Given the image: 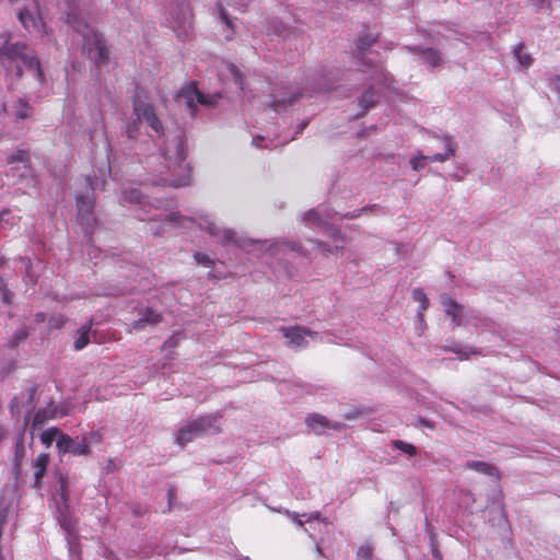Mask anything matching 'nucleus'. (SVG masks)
Segmentation results:
<instances>
[{
	"label": "nucleus",
	"mask_w": 560,
	"mask_h": 560,
	"mask_svg": "<svg viewBox=\"0 0 560 560\" xmlns=\"http://www.w3.org/2000/svg\"><path fill=\"white\" fill-rule=\"evenodd\" d=\"M331 89H332V85L325 84V85H318L315 89V91H317V92H326V91L331 90Z\"/></svg>",
	"instance_id": "48"
},
{
	"label": "nucleus",
	"mask_w": 560,
	"mask_h": 560,
	"mask_svg": "<svg viewBox=\"0 0 560 560\" xmlns=\"http://www.w3.org/2000/svg\"><path fill=\"white\" fill-rule=\"evenodd\" d=\"M162 319H163L162 314L158 313L155 310H153L151 307H147L140 313V317L130 324L129 331H131V330L140 331V330L145 329L148 326H155L159 323H161Z\"/></svg>",
	"instance_id": "11"
},
{
	"label": "nucleus",
	"mask_w": 560,
	"mask_h": 560,
	"mask_svg": "<svg viewBox=\"0 0 560 560\" xmlns=\"http://www.w3.org/2000/svg\"><path fill=\"white\" fill-rule=\"evenodd\" d=\"M16 223L15 217L10 209H3L0 212V228L5 229Z\"/></svg>",
	"instance_id": "33"
},
{
	"label": "nucleus",
	"mask_w": 560,
	"mask_h": 560,
	"mask_svg": "<svg viewBox=\"0 0 560 560\" xmlns=\"http://www.w3.org/2000/svg\"><path fill=\"white\" fill-rule=\"evenodd\" d=\"M262 140H264L262 138H257V139L255 138V139H253V143L255 145L259 147L260 144L258 143V141H262Z\"/></svg>",
	"instance_id": "55"
},
{
	"label": "nucleus",
	"mask_w": 560,
	"mask_h": 560,
	"mask_svg": "<svg viewBox=\"0 0 560 560\" xmlns=\"http://www.w3.org/2000/svg\"><path fill=\"white\" fill-rule=\"evenodd\" d=\"M67 320L68 319L65 315L59 314L50 318V326L55 329H61L66 325Z\"/></svg>",
	"instance_id": "41"
},
{
	"label": "nucleus",
	"mask_w": 560,
	"mask_h": 560,
	"mask_svg": "<svg viewBox=\"0 0 560 560\" xmlns=\"http://www.w3.org/2000/svg\"><path fill=\"white\" fill-rule=\"evenodd\" d=\"M419 163H420V158L419 156H415L411 160V164H412L413 170H416V171L418 170Z\"/></svg>",
	"instance_id": "49"
},
{
	"label": "nucleus",
	"mask_w": 560,
	"mask_h": 560,
	"mask_svg": "<svg viewBox=\"0 0 560 560\" xmlns=\"http://www.w3.org/2000/svg\"><path fill=\"white\" fill-rule=\"evenodd\" d=\"M37 319H38V320H39V319H40V320H43V319H44V314H38V315H37Z\"/></svg>",
	"instance_id": "58"
},
{
	"label": "nucleus",
	"mask_w": 560,
	"mask_h": 560,
	"mask_svg": "<svg viewBox=\"0 0 560 560\" xmlns=\"http://www.w3.org/2000/svg\"><path fill=\"white\" fill-rule=\"evenodd\" d=\"M7 161L9 164L21 163L25 170L31 171V158L26 150H18Z\"/></svg>",
	"instance_id": "24"
},
{
	"label": "nucleus",
	"mask_w": 560,
	"mask_h": 560,
	"mask_svg": "<svg viewBox=\"0 0 560 560\" xmlns=\"http://www.w3.org/2000/svg\"><path fill=\"white\" fill-rule=\"evenodd\" d=\"M175 345H176V341H173V338H171L167 341H165L164 347H172Z\"/></svg>",
	"instance_id": "53"
},
{
	"label": "nucleus",
	"mask_w": 560,
	"mask_h": 560,
	"mask_svg": "<svg viewBox=\"0 0 560 560\" xmlns=\"http://www.w3.org/2000/svg\"><path fill=\"white\" fill-rule=\"evenodd\" d=\"M178 98L185 100L187 107L190 109L191 115L196 113V104L212 105L214 104L213 96H208L201 93L195 83H190L188 86L183 89Z\"/></svg>",
	"instance_id": "7"
},
{
	"label": "nucleus",
	"mask_w": 560,
	"mask_h": 560,
	"mask_svg": "<svg viewBox=\"0 0 560 560\" xmlns=\"http://www.w3.org/2000/svg\"><path fill=\"white\" fill-rule=\"evenodd\" d=\"M445 351L453 352L459 355V359H468L470 353H476L477 351L468 349V347H464L459 343H453L452 346H445Z\"/></svg>",
	"instance_id": "29"
},
{
	"label": "nucleus",
	"mask_w": 560,
	"mask_h": 560,
	"mask_svg": "<svg viewBox=\"0 0 560 560\" xmlns=\"http://www.w3.org/2000/svg\"><path fill=\"white\" fill-rule=\"evenodd\" d=\"M124 198L125 200L127 201H130V202H137V203H141L142 202V195L141 192L138 190V189H126L124 191Z\"/></svg>",
	"instance_id": "36"
},
{
	"label": "nucleus",
	"mask_w": 560,
	"mask_h": 560,
	"mask_svg": "<svg viewBox=\"0 0 560 560\" xmlns=\"http://www.w3.org/2000/svg\"><path fill=\"white\" fill-rule=\"evenodd\" d=\"M429 538H430V549H431V552H432V557L435 559V560H442V555L438 548V542H436V539H435V535L432 533L431 529H429Z\"/></svg>",
	"instance_id": "37"
},
{
	"label": "nucleus",
	"mask_w": 560,
	"mask_h": 560,
	"mask_svg": "<svg viewBox=\"0 0 560 560\" xmlns=\"http://www.w3.org/2000/svg\"><path fill=\"white\" fill-rule=\"evenodd\" d=\"M466 468L472 469V470L478 471L483 475L495 477L497 479L500 478L498 468L495 466L485 463V462H478V460L467 462Z\"/></svg>",
	"instance_id": "18"
},
{
	"label": "nucleus",
	"mask_w": 560,
	"mask_h": 560,
	"mask_svg": "<svg viewBox=\"0 0 560 560\" xmlns=\"http://www.w3.org/2000/svg\"><path fill=\"white\" fill-rule=\"evenodd\" d=\"M443 57L438 47L424 46L422 44V63L428 65L431 69H435L443 65Z\"/></svg>",
	"instance_id": "15"
},
{
	"label": "nucleus",
	"mask_w": 560,
	"mask_h": 560,
	"mask_svg": "<svg viewBox=\"0 0 560 560\" xmlns=\"http://www.w3.org/2000/svg\"><path fill=\"white\" fill-rule=\"evenodd\" d=\"M441 304L444 313L451 317L454 327L477 326L478 316L465 305L458 304L455 300L444 294L441 296Z\"/></svg>",
	"instance_id": "5"
},
{
	"label": "nucleus",
	"mask_w": 560,
	"mask_h": 560,
	"mask_svg": "<svg viewBox=\"0 0 560 560\" xmlns=\"http://www.w3.org/2000/svg\"><path fill=\"white\" fill-rule=\"evenodd\" d=\"M302 96H303V94L300 92L293 93L288 98L283 97V98L271 101L269 103V107L271 109H273L275 112H280V110L295 104Z\"/></svg>",
	"instance_id": "21"
},
{
	"label": "nucleus",
	"mask_w": 560,
	"mask_h": 560,
	"mask_svg": "<svg viewBox=\"0 0 560 560\" xmlns=\"http://www.w3.org/2000/svg\"><path fill=\"white\" fill-rule=\"evenodd\" d=\"M209 232L214 235L215 234V226L214 225H210L209 226Z\"/></svg>",
	"instance_id": "56"
},
{
	"label": "nucleus",
	"mask_w": 560,
	"mask_h": 560,
	"mask_svg": "<svg viewBox=\"0 0 560 560\" xmlns=\"http://www.w3.org/2000/svg\"><path fill=\"white\" fill-rule=\"evenodd\" d=\"M49 465V455L47 453H40L37 455L35 460L33 462L34 467V488H42V479L47 471V467Z\"/></svg>",
	"instance_id": "14"
},
{
	"label": "nucleus",
	"mask_w": 560,
	"mask_h": 560,
	"mask_svg": "<svg viewBox=\"0 0 560 560\" xmlns=\"http://www.w3.org/2000/svg\"><path fill=\"white\" fill-rule=\"evenodd\" d=\"M57 406L51 401L46 407L38 409L33 419L32 428L34 430L40 429L48 420L57 417Z\"/></svg>",
	"instance_id": "12"
},
{
	"label": "nucleus",
	"mask_w": 560,
	"mask_h": 560,
	"mask_svg": "<svg viewBox=\"0 0 560 560\" xmlns=\"http://www.w3.org/2000/svg\"><path fill=\"white\" fill-rule=\"evenodd\" d=\"M195 258L199 261V262H202L205 265H207L210 260L209 258L206 256V255H202L200 253H197L195 254Z\"/></svg>",
	"instance_id": "47"
},
{
	"label": "nucleus",
	"mask_w": 560,
	"mask_h": 560,
	"mask_svg": "<svg viewBox=\"0 0 560 560\" xmlns=\"http://www.w3.org/2000/svg\"><path fill=\"white\" fill-rule=\"evenodd\" d=\"M132 110L138 120L144 121L158 135L164 133V126L159 118L154 105L143 102L138 95L132 101Z\"/></svg>",
	"instance_id": "6"
},
{
	"label": "nucleus",
	"mask_w": 560,
	"mask_h": 560,
	"mask_svg": "<svg viewBox=\"0 0 560 560\" xmlns=\"http://www.w3.org/2000/svg\"><path fill=\"white\" fill-rule=\"evenodd\" d=\"M456 145L450 136H433L429 135L425 140V154L422 153V163L430 162H444L451 156L455 155Z\"/></svg>",
	"instance_id": "4"
},
{
	"label": "nucleus",
	"mask_w": 560,
	"mask_h": 560,
	"mask_svg": "<svg viewBox=\"0 0 560 560\" xmlns=\"http://www.w3.org/2000/svg\"><path fill=\"white\" fill-rule=\"evenodd\" d=\"M378 36L369 31H364L357 39L355 47L360 54L368 50L374 43H376Z\"/></svg>",
	"instance_id": "20"
},
{
	"label": "nucleus",
	"mask_w": 560,
	"mask_h": 560,
	"mask_svg": "<svg viewBox=\"0 0 560 560\" xmlns=\"http://www.w3.org/2000/svg\"><path fill=\"white\" fill-rule=\"evenodd\" d=\"M306 425L316 434H323L327 430L340 431L345 428L341 422H330L325 416L311 413L305 418Z\"/></svg>",
	"instance_id": "10"
},
{
	"label": "nucleus",
	"mask_w": 560,
	"mask_h": 560,
	"mask_svg": "<svg viewBox=\"0 0 560 560\" xmlns=\"http://www.w3.org/2000/svg\"><path fill=\"white\" fill-rule=\"evenodd\" d=\"M27 392H28V404L31 405L34 401V398H35V395L37 392V387L35 385L31 386L30 388H27Z\"/></svg>",
	"instance_id": "46"
},
{
	"label": "nucleus",
	"mask_w": 560,
	"mask_h": 560,
	"mask_svg": "<svg viewBox=\"0 0 560 560\" xmlns=\"http://www.w3.org/2000/svg\"><path fill=\"white\" fill-rule=\"evenodd\" d=\"M59 516H58V520H59V523H60V526L66 529L67 532H70L73 526H74V523L72 522V518L70 516V513H69V508L66 510L63 505H61L59 509Z\"/></svg>",
	"instance_id": "27"
},
{
	"label": "nucleus",
	"mask_w": 560,
	"mask_h": 560,
	"mask_svg": "<svg viewBox=\"0 0 560 560\" xmlns=\"http://www.w3.org/2000/svg\"><path fill=\"white\" fill-rule=\"evenodd\" d=\"M376 102L374 88L370 86L360 98L359 106L361 107V113L355 117L363 116L370 108L375 106Z\"/></svg>",
	"instance_id": "19"
},
{
	"label": "nucleus",
	"mask_w": 560,
	"mask_h": 560,
	"mask_svg": "<svg viewBox=\"0 0 560 560\" xmlns=\"http://www.w3.org/2000/svg\"><path fill=\"white\" fill-rule=\"evenodd\" d=\"M304 221H306V222H316V221H319V215H318L317 211H315V210H308L307 212H305V214H304Z\"/></svg>",
	"instance_id": "45"
},
{
	"label": "nucleus",
	"mask_w": 560,
	"mask_h": 560,
	"mask_svg": "<svg viewBox=\"0 0 560 560\" xmlns=\"http://www.w3.org/2000/svg\"><path fill=\"white\" fill-rule=\"evenodd\" d=\"M142 121L141 120H138V117H136V119H133L128 126H127V130H126V133H127V137L129 139H136L139 135V129H140V124Z\"/></svg>",
	"instance_id": "35"
},
{
	"label": "nucleus",
	"mask_w": 560,
	"mask_h": 560,
	"mask_svg": "<svg viewBox=\"0 0 560 560\" xmlns=\"http://www.w3.org/2000/svg\"><path fill=\"white\" fill-rule=\"evenodd\" d=\"M524 45L522 43L517 44L513 50L514 57L517 59L518 63L523 67H530L533 63V58L530 55L523 51Z\"/></svg>",
	"instance_id": "26"
},
{
	"label": "nucleus",
	"mask_w": 560,
	"mask_h": 560,
	"mask_svg": "<svg viewBox=\"0 0 560 560\" xmlns=\"http://www.w3.org/2000/svg\"><path fill=\"white\" fill-rule=\"evenodd\" d=\"M59 494H60V498H61V501H62L61 505H63L65 509L67 510L68 509V502H69L70 493H69V489H68L67 478L63 477V476H60V479H59Z\"/></svg>",
	"instance_id": "32"
},
{
	"label": "nucleus",
	"mask_w": 560,
	"mask_h": 560,
	"mask_svg": "<svg viewBox=\"0 0 560 560\" xmlns=\"http://www.w3.org/2000/svg\"><path fill=\"white\" fill-rule=\"evenodd\" d=\"M368 67L372 68L373 74H372L371 79L374 82L382 83V84H385V85L387 84L388 74L385 71L383 65L375 63V65H368Z\"/></svg>",
	"instance_id": "25"
},
{
	"label": "nucleus",
	"mask_w": 560,
	"mask_h": 560,
	"mask_svg": "<svg viewBox=\"0 0 560 560\" xmlns=\"http://www.w3.org/2000/svg\"><path fill=\"white\" fill-rule=\"evenodd\" d=\"M175 221L174 213L165 215L164 223H173Z\"/></svg>",
	"instance_id": "51"
},
{
	"label": "nucleus",
	"mask_w": 560,
	"mask_h": 560,
	"mask_svg": "<svg viewBox=\"0 0 560 560\" xmlns=\"http://www.w3.org/2000/svg\"><path fill=\"white\" fill-rule=\"evenodd\" d=\"M219 7V13H220V19L221 21L229 27L231 28L232 31L234 30V25H233V22L232 20L230 19L226 10L223 8V5L221 3L218 4Z\"/></svg>",
	"instance_id": "42"
},
{
	"label": "nucleus",
	"mask_w": 560,
	"mask_h": 560,
	"mask_svg": "<svg viewBox=\"0 0 560 560\" xmlns=\"http://www.w3.org/2000/svg\"><path fill=\"white\" fill-rule=\"evenodd\" d=\"M25 455L26 448L24 443V432H21L16 438L14 445V465L16 468H21Z\"/></svg>",
	"instance_id": "23"
},
{
	"label": "nucleus",
	"mask_w": 560,
	"mask_h": 560,
	"mask_svg": "<svg viewBox=\"0 0 560 560\" xmlns=\"http://www.w3.org/2000/svg\"><path fill=\"white\" fill-rule=\"evenodd\" d=\"M218 415H206L198 417L197 419L188 422L182 427L176 433V443L184 447L187 443L191 442L195 438L212 430L214 433H219L221 430L217 425Z\"/></svg>",
	"instance_id": "3"
},
{
	"label": "nucleus",
	"mask_w": 560,
	"mask_h": 560,
	"mask_svg": "<svg viewBox=\"0 0 560 560\" xmlns=\"http://www.w3.org/2000/svg\"><path fill=\"white\" fill-rule=\"evenodd\" d=\"M73 445V439H71L68 434L61 433L57 439V448L60 454L70 453V450Z\"/></svg>",
	"instance_id": "28"
},
{
	"label": "nucleus",
	"mask_w": 560,
	"mask_h": 560,
	"mask_svg": "<svg viewBox=\"0 0 560 560\" xmlns=\"http://www.w3.org/2000/svg\"><path fill=\"white\" fill-rule=\"evenodd\" d=\"M394 445L396 448H398L409 455L416 454V447L412 444H408V443H405L404 441L396 440L394 442Z\"/></svg>",
	"instance_id": "40"
},
{
	"label": "nucleus",
	"mask_w": 560,
	"mask_h": 560,
	"mask_svg": "<svg viewBox=\"0 0 560 560\" xmlns=\"http://www.w3.org/2000/svg\"><path fill=\"white\" fill-rule=\"evenodd\" d=\"M280 331L283 334V336L289 339V343L295 347H306L307 341L305 340V337H312L317 338L318 332L311 330L303 326H291V327H282Z\"/></svg>",
	"instance_id": "8"
},
{
	"label": "nucleus",
	"mask_w": 560,
	"mask_h": 560,
	"mask_svg": "<svg viewBox=\"0 0 560 560\" xmlns=\"http://www.w3.org/2000/svg\"><path fill=\"white\" fill-rule=\"evenodd\" d=\"M0 292H1V295H2V301L5 304H11L12 300H13V294L9 290L7 283L1 278H0Z\"/></svg>",
	"instance_id": "39"
},
{
	"label": "nucleus",
	"mask_w": 560,
	"mask_h": 560,
	"mask_svg": "<svg viewBox=\"0 0 560 560\" xmlns=\"http://www.w3.org/2000/svg\"><path fill=\"white\" fill-rule=\"evenodd\" d=\"M90 445L89 443L86 442L85 439L81 440V441H75L73 440V445L70 450V453L73 454L74 456H79V455H89L90 454Z\"/></svg>",
	"instance_id": "30"
},
{
	"label": "nucleus",
	"mask_w": 560,
	"mask_h": 560,
	"mask_svg": "<svg viewBox=\"0 0 560 560\" xmlns=\"http://www.w3.org/2000/svg\"><path fill=\"white\" fill-rule=\"evenodd\" d=\"M18 0H9L10 3H15Z\"/></svg>",
	"instance_id": "61"
},
{
	"label": "nucleus",
	"mask_w": 560,
	"mask_h": 560,
	"mask_svg": "<svg viewBox=\"0 0 560 560\" xmlns=\"http://www.w3.org/2000/svg\"><path fill=\"white\" fill-rule=\"evenodd\" d=\"M536 11L542 10L546 5H550L549 0H528Z\"/></svg>",
	"instance_id": "44"
},
{
	"label": "nucleus",
	"mask_w": 560,
	"mask_h": 560,
	"mask_svg": "<svg viewBox=\"0 0 560 560\" xmlns=\"http://www.w3.org/2000/svg\"><path fill=\"white\" fill-rule=\"evenodd\" d=\"M28 337V330L26 327H22L18 331H15L10 339V347L15 348L18 347L22 341H24Z\"/></svg>",
	"instance_id": "34"
},
{
	"label": "nucleus",
	"mask_w": 560,
	"mask_h": 560,
	"mask_svg": "<svg viewBox=\"0 0 560 560\" xmlns=\"http://www.w3.org/2000/svg\"><path fill=\"white\" fill-rule=\"evenodd\" d=\"M233 236H234V233L232 231H225L224 232V241H232L233 240Z\"/></svg>",
	"instance_id": "50"
},
{
	"label": "nucleus",
	"mask_w": 560,
	"mask_h": 560,
	"mask_svg": "<svg viewBox=\"0 0 560 560\" xmlns=\"http://www.w3.org/2000/svg\"><path fill=\"white\" fill-rule=\"evenodd\" d=\"M358 215H359V214H354V213H353V214H351V215L346 214V218H357Z\"/></svg>",
	"instance_id": "57"
},
{
	"label": "nucleus",
	"mask_w": 560,
	"mask_h": 560,
	"mask_svg": "<svg viewBox=\"0 0 560 560\" xmlns=\"http://www.w3.org/2000/svg\"><path fill=\"white\" fill-rule=\"evenodd\" d=\"M93 206L94 203L92 200L84 199L82 196L77 197V207L82 220L86 219L89 222L91 218L92 221L95 222V219L92 217Z\"/></svg>",
	"instance_id": "22"
},
{
	"label": "nucleus",
	"mask_w": 560,
	"mask_h": 560,
	"mask_svg": "<svg viewBox=\"0 0 560 560\" xmlns=\"http://www.w3.org/2000/svg\"><path fill=\"white\" fill-rule=\"evenodd\" d=\"M60 434V431L59 429L57 428H49V429H46L42 434H40V441L44 445H46L47 447L50 446L52 444V442L59 436Z\"/></svg>",
	"instance_id": "31"
},
{
	"label": "nucleus",
	"mask_w": 560,
	"mask_h": 560,
	"mask_svg": "<svg viewBox=\"0 0 560 560\" xmlns=\"http://www.w3.org/2000/svg\"><path fill=\"white\" fill-rule=\"evenodd\" d=\"M373 549L369 545L361 546L357 552V560H372Z\"/></svg>",
	"instance_id": "38"
},
{
	"label": "nucleus",
	"mask_w": 560,
	"mask_h": 560,
	"mask_svg": "<svg viewBox=\"0 0 560 560\" xmlns=\"http://www.w3.org/2000/svg\"><path fill=\"white\" fill-rule=\"evenodd\" d=\"M34 108L30 105L26 98L20 97L11 105V114L16 119H28L33 116Z\"/></svg>",
	"instance_id": "16"
},
{
	"label": "nucleus",
	"mask_w": 560,
	"mask_h": 560,
	"mask_svg": "<svg viewBox=\"0 0 560 560\" xmlns=\"http://www.w3.org/2000/svg\"><path fill=\"white\" fill-rule=\"evenodd\" d=\"M172 19L178 26L190 24L192 19V11L187 0H180L174 11L171 13Z\"/></svg>",
	"instance_id": "13"
},
{
	"label": "nucleus",
	"mask_w": 560,
	"mask_h": 560,
	"mask_svg": "<svg viewBox=\"0 0 560 560\" xmlns=\"http://www.w3.org/2000/svg\"><path fill=\"white\" fill-rule=\"evenodd\" d=\"M421 423H422V425H429L424 419L421 420Z\"/></svg>",
	"instance_id": "60"
},
{
	"label": "nucleus",
	"mask_w": 560,
	"mask_h": 560,
	"mask_svg": "<svg viewBox=\"0 0 560 560\" xmlns=\"http://www.w3.org/2000/svg\"><path fill=\"white\" fill-rule=\"evenodd\" d=\"M0 62L7 71L13 72L16 78L23 74V67L34 71L39 83L45 81V74L36 56L31 54L28 47L21 43L5 42L0 48Z\"/></svg>",
	"instance_id": "1"
},
{
	"label": "nucleus",
	"mask_w": 560,
	"mask_h": 560,
	"mask_svg": "<svg viewBox=\"0 0 560 560\" xmlns=\"http://www.w3.org/2000/svg\"><path fill=\"white\" fill-rule=\"evenodd\" d=\"M316 550H317V552H318L319 555H323L322 549H320V547H319V546H316Z\"/></svg>",
	"instance_id": "59"
},
{
	"label": "nucleus",
	"mask_w": 560,
	"mask_h": 560,
	"mask_svg": "<svg viewBox=\"0 0 560 560\" xmlns=\"http://www.w3.org/2000/svg\"><path fill=\"white\" fill-rule=\"evenodd\" d=\"M421 303H422V310H424L428 305V299L423 294H422Z\"/></svg>",
	"instance_id": "54"
},
{
	"label": "nucleus",
	"mask_w": 560,
	"mask_h": 560,
	"mask_svg": "<svg viewBox=\"0 0 560 560\" xmlns=\"http://www.w3.org/2000/svg\"><path fill=\"white\" fill-rule=\"evenodd\" d=\"M93 326V320H88L77 330V338L73 343V348L77 351L84 349L90 343V332Z\"/></svg>",
	"instance_id": "17"
},
{
	"label": "nucleus",
	"mask_w": 560,
	"mask_h": 560,
	"mask_svg": "<svg viewBox=\"0 0 560 560\" xmlns=\"http://www.w3.org/2000/svg\"><path fill=\"white\" fill-rule=\"evenodd\" d=\"M67 23L83 35V50L88 52L89 58L94 60L97 66L106 63L109 59V49L103 34L91 28L86 23L79 20L75 13L67 14Z\"/></svg>",
	"instance_id": "2"
},
{
	"label": "nucleus",
	"mask_w": 560,
	"mask_h": 560,
	"mask_svg": "<svg viewBox=\"0 0 560 560\" xmlns=\"http://www.w3.org/2000/svg\"><path fill=\"white\" fill-rule=\"evenodd\" d=\"M366 413H368V410L365 408L364 409L355 408V409L347 412L345 415V419L346 420H354V419L365 416Z\"/></svg>",
	"instance_id": "43"
},
{
	"label": "nucleus",
	"mask_w": 560,
	"mask_h": 560,
	"mask_svg": "<svg viewBox=\"0 0 560 560\" xmlns=\"http://www.w3.org/2000/svg\"><path fill=\"white\" fill-rule=\"evenodd\" d=\"M413 299L420 301V290L415 289L413 292Z\"/></svg>",
	"instance_id": "52"
},
{
	"label": "nucleus",
	"mask_w": 560,
	"mask_h": 560,
	"mask_svg": "<svg viewBox=\"0 0 560 560\" xmlns=\"http://www.w3.org/2000/svg\"><path fill=\"white\" fill-rule=\"evenodd\" d=\"M18 18L28 32H34L39 36H44L48 33L46 23L40 15H34L30 10L23 9L19 11Z\"/></svg>",
	"instance_id": "9"
}]
</instances>
